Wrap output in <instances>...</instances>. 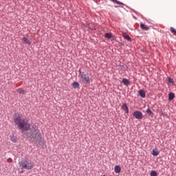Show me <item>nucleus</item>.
<instances>
[{"instance_id": "nucleus-21", "label": "nucleus", "mask_w": 176, "mask_h": 176, "mask_svg": "<svg viewBox=\"0 0 176 176\" xmlns=\"http://www.w3.org/2000/svg\"><path fill=\"white\" fill-rule=\"evenodd\" d=\"M151 176H157V173H156V171L155 170H152L150 173Z\"/></svg>"}, {"instance_id": "nucleus-1", "label": "nucleus", "mask_w": 176, "mask_h": 176, "mask_svg": "<svg viewBox=\"0 0 176 176\" xmlns=\"http://www.w3.org/2000/svg\"><path fill=\"white\" fill-rule=\"evenodd\" d=\"M26 137L30 138V142H32L33 144H36L38 145L43 144L42 135L41 134L39 129L36 127H33L30 132H27Z\"/></svg>"}, {"instance_id": "nucleus-8", "label": "nucleus", "mask_w": 176, "mask_h": 176, "mask_svg": "<svg viewBox=\"0 0 176 176\" xmlns=\"http://www.w3.org/2000/svg\"><path fill=\"white\" fill-rule=\"evenodd\" d=\"M22 41L25 45H28L29 46L31 45V41H30V40L25 37H23Z\"/></svg>"}, {"instance_id": "nucleus-7", "label": "nucleus", "mask_w": 176, "mask_h": 176, "mask_svg": "<svg viewBox=\"0 0 176 176\" xmlns=\"http://www.w3.org/2000/svg\"><path fill=\"white\" fill-rule=\"evenodd\" d=\"M140 28L142 30H144V31H148V30H149V26H148L144 23H140Z\"/></svg>"}, {"instance_id": "nucleus-16", "label": "nucleus", "mask_w": 176, "mask_h": 176, "mask_svg": "<svg viewBox=\"0 0 176 176\" xmlns=\"http://www.w3.org/2000/svg\"><path fill=\"white\" fill-rule=\"evenodd\" d=\"M10 137V140L12 142H17V138L16 136H14V135H11Z\"/></svg>"}, {"instance_id": "nucleus-17", "label": "nucleus", "mask_w": 176, "mask_h": 176, "mask_svg": "<svg viewBox=\"0 0 176 176\" xmlns=\"http://www.w3.org/2000/svg\"><path fill=\"white\" fill-rule=\"evenodd\" d=\"M153 156H157L159 155V151H157V148H153L152 152Z\"/></svg>"}, {"instance_id": "nucleus-19", "label": "nucleus", "mask_w": 176, "mask_h": 176, "mask_svg": "<svg viewBox=\"0 0 176 176\" xmlns=\"http://www.w3.org/2000/svg\"><path fill=\"white\" fill-rule=\"evenodd\" d=\"M168 82L170 85H174V80L170 77L168 78Z\"/></svg>"}, {"instance_id": "nucleus-14", "label": "nucleus", "mask_w": 176, "mask_h": 176, "mask_svg": "<svg viewBox=\"0 0 176 176\" xmlns=\"http://www.w3.org/2000/svg\"><path fill=\"white\" fill-rule=\"evenodd\" d=\"M122 83H123L125 86H129V85H130V81H129V80H127L126 78H123V80H122Z\"/></svg>"}, {"instance_id": "nucleus-4", "label": "nucleus", "mask_w": 176, "mask_h": 176, "mask_svg": "<svg viewBox=\"0 0 176 176\" xmlns=\"http://www.w3.org/2000/svg\"><path fill=\"white\" fill-rule=\"evenodd\" d=\"M80 80L82 83H84L85 85H89V83H90V78L89 77V74L82 72L80 74Z\"/></svg>"}, {"instance_id": "nucleus-20", "label": "nucleus", "mask_w": 176, "mask_h": 176, "mask_svg": "<svg viewBox=\"0 0 176 176\" xmlns=\"http://www.w3.org/2000/svg\"><path fill=\"white\" fill-rule=\"evenodd\" d=\"M111 2H114V3H117L118 5H123V3L118 0H111Z\"/></svg>"}, {"instance_id": "nucleus-12", "label": "nucleus", "mask_w": 176, "mask_h": 176, "mask_svg": "<svg viewBox=\"0 0 176 176\" xmlns=\"http://www.w3.org/2000/svg\"><path fill=\"white\" fill-rule=\"evenodd\" d=\"M139 95L140 96V97H142V98H145V96H146V94H145V91L144 90H140L139 91Z\"/></svg>"}, {"instance_id": "nucleus-11", "label": "nucleus", "mask_w": 176, "mask_h": 176, "mask_svg": "<svg viewBox=\"0 0 176 176\" xmlns=\"http://www.w3.org/2000/svg\"><path fill=\"white\" fill-rule=\"evenodd\" d=\"M104 37L107 39H113V35H112L111 33H106L104 34Z\"/></svg>"}, {"instance_id": "nucleus-10", "label": "nucleus", "mask_w": 176, "mask_h": 176, "mask_svg": "<svg viewBox=\"0 0 176 176\" xmlns=\"http://www.w3.org/2000/svg\"><path fill=\"white\" fill-rule=\"evenodd\" d=\"M122 109L125 111V113H129V107H127V104H123L122 106Z\"/></svg>"}, {"instance_id": "nucleus-13", "label": "nucleus", "mask_w": 176, "mask_h": 176, "mask_svg": "<svg viewBox=\"0 0 176 176\" xmlns=\"http://www.w3.org/2000/svg\"><path fill=\"white\" fill-rule=\"evenodd\" d=\"M122 36L124 38V39H126V41H129V42L131 41L130 36H129L127 34L123 33Z\"/></svg>"}, {"instance_id": "nucleus-2", "label": "nucleus", "mask_w": 176, "mask_h": 176, "mask_svg": "<svg viewBox=\"0 0 176 176\" xmlns=\"http://www.w3.org/2000/svg\"><path fill=\"white\" fill-rule=\"evenodd\" d=\"M14 122L16 126H17L18 129H19V130H21L22 133L30 130V126L28 124V120L23 119L21 115L19 113H15V116L14 117Z\"/></svg>"}, {"instance_id": "nucleus-18", "label": "nucleus", "mask_w": 176, "mask_h": 176, "mask_svg": "<svg viewBox=\"0 0 176 176\" xmlns=\"http://www.w3.org/2000/svg\"><path fill=\"white\" fill-rule=\"evenodd\" d=\"M72 86L74 89H78V87H79V83L78 82H73Z\"/></svg>"}, {"instance_id": "nucleus-15", "label": "nucleus", "mask_w": 176, "mask_h": 176, "mask_svg": "<svg viewBox=\"0 0 176 176\" xmlns=\"http://www.w3.org/2000/svg\"><path fill=\"white\" fill-rule=\"evenodd\" d=\"M16 91L17 93H19V94H25V91L23 89V88H19L16 89Z\"/></svg>"}, {"instance_id": "nucleus-3", "label": "nucleus", "mask_w": 176, "mask_h": 176, "mask_svg": "<svg viewBox=\"0 0 176 176\" xmlns=\"http://www.w3.org/2000/svg\"><path fill=\"white\" fill-rule=\"evenodd\" d=\"M19 164L21 170H32V168H34V162L32 161L23 160Z\"/></svg>"}, {"instance_id": "nucleus-22", "label": "nucleus", "mask_w": 176, "mask_h": 176, "mask_svg": "<svg viewBox=\"0 0 176 176\" xmlns=\"http://www.w3.org/2000/svg\"><path fill=\"white\" fill-rule=\"evenodd\" d=\"M146 113L148 114L150 116L152 115L153 112L151 110V109L148 108L147 110L146 111Z\"/></svg>"}, {"instance_id": "nucleus-5", "label": "nucleus", "mask_w": 176, "mask_h": 176, "mask_svg": "<svg viewBox=\"0 0 176 176\" xmlns=\"http://www.w3.org/2000/svg\"><path fill=\"white\" fill-rule=\"evenodd\" d=\"M134 118H135V119H138L139 120H141V119H142L143 118V115L142 113L140 111H136L133 113Z\"/></svg>"}, {"instance_id": "nucleus-9", "label": "nucleus", "mask_w": 176, "mask_h": 176, "mask_svg": "<svg viewBox=\"0 0 176 176\" xmlns=\"http://www.w3.org/2000/svg\"><path fill=\"white\" fill-rule=\"evenodd\" d=\"M175 98V94L174 93H169L168 94V100L169 101H173Z\"/></svg>"}, {"instance_id": "nucleus-23", "label": "nucleus", "mask_w": 176, "mask_h": 176, "mask_svg": "<svg viewBox=\"0 0 176 176\" xmlns=\"http://www.w3.org/2000/svg\"><path fill=\"white\" fill-rule=\"evenodd\" d=\"M170 32L174 34V35H176V30L174 28H170Z\"/></svg>"}, {"instance_id": "nucleus-6", "label": "nucleus", "mask_w": 176, "mask_h": 176, "mask_svg": "<svg viewBox=\"0 0 176 176\" xmlns=\"http://www.w3.org/2000/svg\"><path fill=\"white\" fill-rule=\"evenodd\" d=\"M114 171L116 174H119L122 171V168L119 165H116L114 168Z\"/></svg>"}]
</instances>
